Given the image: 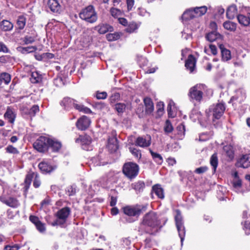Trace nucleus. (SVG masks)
<instances>
[{"label": "nucleus", "instance_id": "f257e3e1", "mask_svg": "<svg viewBox=\"0 0 250 250\" xmlns=\"http://www.w3.org/2000/svg\"><path fill=\"white\" fill-rule=\"evenodd\" d=\"M161 221L157 214L150 211L143 216L138 227L137 231L140 235L148 234L155 235L162 228Z\"/></svg>", "mask_w": 250, "mask_h": 250}, {"label": "nucleus", "instance_id": "f03ea898", "mask_svg": "<svg viewBox=\"0 0 250 250\" xmlns=\"http://www.w3.org/2000/svg\"><path fill=\"white\" fill-rule=\"evenodd\" d=\"M147 205L136 204L128 205L122 208V210L127 216L125 218L126 223H131L137 220L142 213L146 210Z\"/></svg>", "mask_w": 250, "mask_h": 250}, {"label": "nucleus", "instance_id": "7ed1b4c3", "mask_svg": "<svg viewBox=\"0 0 250 250\" xmlns=\"http://www.w3.org/2000/svg\"><path fill=\"white\" fill-rule=\"evenodd\" d=\"M60 104L63 107L64 109L67 110L74 108L79 112H82L84 113L89 114L92 112L90 108L79 104L76 100L69 97L64 98L61 101Z\"/></svg>", "mask_w": 250, "mask_h": 250}, {"label": "nucleus", "instance_id": "20e7f679", "mask_svg": "<svg viewBox=\"0 0 250 250\" xmlns=\"http://www.w3.org/2000/svg\"><path fill=\"white\" fill-rule=\"evenodd\" d=\"M206 86L203 84H197L191 87L188 91V96L191 102L200 103L203 99V92Z\"/></svg>", "mask_w": 250, "mask_h": 250}, {"label": "nucleus", "instance_id": "39448f33", "mask_svg": "<svg viewBox=\"0 0 250 250\" xmlns=\"http://www.w3.org/2000/svg\"><path fill=\"white\" fill-rule=\"evenodd\" d=\"M80 18L89 23H94L98 19L97 15L92 5H89L79 13Z\"/></svg>", "mask_w": 250, "mask_h": 250}, {"label": "nucleus", "instance_id": "423d86ee", "mask_svg": "<svg viewBox=\"0 0 250 250\" xmlns=\"http://www.w3.org/2000/svg\"><path fill=\"white\" fill-rule=\"evenodd\" d=\"M139 166L133 162L125 163L123 167V172L129 179H134L138 174Z\"/></svg>", "mask_w": 250, "mask_h": 250}, {"label": "nucleus", "instance_id": "0eeeda50", "mask_svg": "<svg viewBox=\"0 0 250 250\" xmlns=\"http://www.w3.org/2000/svg\"><path fill=\"white\" fill-rule=\"evenodd\" d=\"M71 212V210L68 207H64L59 210L56 214L57 219L51 223V225L55 226L57 225L62 226L64 225L67 220Z\"/></svg>", "mask_w": 250, "mask_h": 250}, {"label": "nucleus", "instance_id": "6e6552de", "mask_svg": "<svg viewBox=\"0 0 250 250\" xmlns=\"http://www.w3.org/2000/svg\"><path fill=\"white\" fill-rule=\"evenodd\" d=\"M0 188H2V193L0 196V201L7 206L13 208H17L20 206V204L16 198L13 197H6V195L5 193L6 188L0 186Z\"/></svg>", "mask_w": 250, "mask_h": 250}, {"label": "nucleus", "instance_id": "1a4fd4ad", "mask_svg": "<svg viewBox=\"0 0 250 250\" xmlns=\"http://www.w3.org/2000/svg\"><path fill=\"white\" fill-rule=\"evenodd\" d=\"M49 143V138L40 136L33 144V146L35 149L41 152L46 151L48 148Z\"/></svg>", "mask_w": 250, "mask_h": 250}, {"label": "nucleus", "instance_id": "9d476101", "mask_svg": "<svg viewBox=\"0 0 250 250\" xmlns=\"http://www.w3.org/2000/svg\"><path fill=\"white\" fill-rule=\"evenodd\" d=\"M225 108L224 104L218 103L211 106L209 108V111L212 114L213 118L219 119L223 115Z\"/></svg>", "mask_w": 250, "mask_h": 250}, {"label": "nucleus", "instance_id": "9b49d317", "mask_svg": "<svg viewBox=\"0 0 250 250\" xmlns=\"http://www.w3.org/2000/svg\"><path fill=\"white\" fill-rule=\"evenodd\" d=\"M75 143L80 144L83 149L89 150L92 149L90 146L91 138L88 135H80L75 139Z\"/></svg>", "mask_w": 250, "mask_h": 250}, {"label": "nucleus", "instance_id": "f8f14e48", "mask_svg": "<svg viewBox=\"0 0 250 250\" xmlns=\"http://www.w3.org/2000/svg\"><path fill=\"white\" fill-rule=\"evenodd\" d=\"M235 166L238 167L248 168L250 166V154L243 155L237 161Z\"/></svg>", "mask_w": 250, "mask_h": 250}, {"label": "nucleus", "instance_id": "ddd939ff", "mask_svg": "<svg viewBox=\"0 0 250 250\" xmlns=\"http://www.w3.org/2000/svg\"><path fill=\"white\" fill-rule=\"evenodd\" d=\"M90 124V119L85 116H83L79 118L76 123V127L81 130H85Z\"/></svg>", "mask_w": 250, "mask_h": 250}, {"label": "nucleus", "instance_id": "4468645a", "mask_svg": "<svg viewBox=\"0 0 250 250\" xmlns=\"http://www.w3.org/2000/svg\"><path fill=\"white\" fill-rule=\"evenodd\" d=\"M151 144V137L147 136V137H144L142 136L138 137L135 142V146L141 147H146L149 146Z\"/></svg>", "mask_w": 250, "mask_h": 250}, {"label": "nucleus", "instance_id": "2eb2a0df", "mask_svg": "<svg viewBox=\"0 0 250 250\" xmlns=\"http://www.w3.org/2000/svg\"><path fill=\"white\" fill-rule=\"evenodd\" d=\"M38 167L41 171L45 174L50 173L56 168V166H52L45 161H42L39 163Z\"/></svg>", "mask_w": 250, "mask_h": 250}, {"label": "nucleus", "instance_id": "dca6fc26", "mask_svg": "<svg viewBox=\"0 0 250 250\" xmlns=\"http://www.w3.org/2000/svg\"><path fill=\"white\" fill-rule=\"evenodd\" d=\"M47 7L54 13H59L61 11V6L58 0H48Z\"/></svg>", "mask_w": 250, "mask_h": 250}, {"label": "nucleus", "instance_id": "f3484780", "mask_svg": "<svg viewBox=\"0 0 250 250\" xmlns=\"http://www.w3.org/2000/svg\"><path fill=\"white\" fill-rule=\"evenodd\" d=\"M195 65L196 61L194 57L192 55H189L185 62L186 67L191 73L193 72L195 68Z\"/></svg>", "mask_w": 250, "mask_h": 250}, {"label": "nucleus", "instance_id": "a211bd4d", "mask_svg": "<svg viewBox=\"0 0 250 250\" xmlns=\"http://www.w3.org/2000/svg\"><path fill=\"white\" fill-rule=\"evenodd\" d=\"M219 48L221 52L222 60L224 62H227L231 58L230 51L226 49L222 44H219Z\"/></svg>", "mask_w": 250, "mask_h": 250}, {"label": "nucleus", "instance_id": "6ab92c4d", "mask_svg": "<svg viewBox=\"0 0 250 250\" xmlns=\"http://www.w3.org/2000/svg\"><path fill=\"white\" fill-rule=\"evenodd\" d=\"M152 192L155 193L161 199L165 198L164 189L159 184H156L152 187Z\"/></svg>", "mask_w": 250, "mask_h": 250}, {"label": "nucleus", "instance_id": "aec40b11", "mask_svg": "<svg viewBox=\"0 0 250 250\" xmlns=\"http://www.w3.org/2000/svg\"><path fill=\"white\" fill-rule=\"evenodd\" d=\"M107 148L111 153L117 151L118 149V143L117 138L112 137L108 139Z\"/></svg>", "mask_w": 250, "mask_h": 250}, {"label": "nucleus", "instance_id": "412c9836", "mask_svg": "<svg viewBox=\"0 0 250 250\" xmlns=\"http://www.w3.org/2000/svg\"><path fill=\"white\" fill-rule=\"evenodd\" d=\"M239 23L244 26H248L250 24V14L247 15L240 14L237 16Z\"/></svg>", "mask_w": 250, "mask_h": 250}, {"label": "nucleus", "instance_id": "4be33fe9", "mask_svg": "<svg viewBox=\"0 0 250 250\" xmlns=\"http://www.w3.org/2000/svg\"><path fill=\"white\" fill-rule=\"evenodd\" d=\"M4 118L11 124H13L16 118V114L13 109L10 107L7 108L6 112L4 115Z\"/></svg>", "mask_w": 250, "mask_h": 250}, {"label": "nucleus", "instance_id": "5701e85b", "mask_svg": "<svg viewBox=\"0 0 250 250\" xmlns=\"http://www.w3.org/2000/svg\"><path fill=\"white\" fill-rule=\"evenodd\" d=\"M144 102L146 106V112L148 114L151 113L154 110V104L151 99L146 97L144 98Z\"/></svg>", "mask_w": 250, "mask_h": 250}, {"label": "nucleus", "instance_id": "b1692460", "mask_svg": "<svg viewBox=\"0 0 250 250\" xmlns=\"http://www.w3.org/2000/svg\"><path fill=\"white\" fill-rule=\"evenodd\" d=\"M131 187L134 189L136 193L142 192L145 187V184L142 181H138L131 184Z\"/></svg>", "mask_w": 250, "mask_h": 250}, {"label": "nucleus", "instance_id": "393cba45", "mask_svg": "<svg viewBox=\"0 0 250 250\" xmlns=\"http://www.w3.org/2000/svg\"><path fill=\"white\" fill-rule=\"evenodd\" d=\"M237 13V7L235 5H232L228 7L226 12V15L228 19H232L236 15Z\"/></svg>", "mask_w": 250, "mask_h": 250}, {"label": "nucleus", "instance_id": "a878e982", "mask_svg": "<svg viewBox=\"0 0 250 250\" xmlns=\"http://www.w3.org/2000/svg\"><path fill=\"white\" fill-rule=\"evenodd\" d=\"M176 137L180 140L183 139L185 135V126L183 123L179 125L176 127Z\"/></svg>", "mask_w": 250, "mask_h": 250}, {"label": "nucleus", "instance_id": "bb28decb", "mask_svg": "<svg viewBox=\"0 0 250 250\" xmlns=\"http://www.w3.org/2000/svg\"><path fill=\"white\" fill-rule=\"evenodd\" d=\"M221 35L216 30H213L206 35V39L209 42H212L218 39L221 38Z\"/></svg>", "mask_w": 250, "mask_h": 250}, {"label": "nucleus", "instance_id": "cd10ccee", "mask_svg": "<svg viewBox=\"0 0 250 250\" xmlns=\"http://www.w3.org/2000/svg\"><path fill=\"white\" fill-rule=\"evenodd\" d=\"M100 34H105L108 31H112L113 27L108 24H101L97 27Z\"/></svg>", "mask_w": 250, "mask_h": 250}, {"label": "nucleus", "instance_id": "c85d7f7f", "mask_svg": "<svg viewBox=\"0 0 250 250\" xmlns=\"http://www.w3.org/2000/svg\"><path fill=\"white\" fill-rule=\"evenodd\" d=\"M0 29L4 31H11L13 28V24L7 20H3L0 23Z\"/></svg>", "mask_w": 250, "mask_h": 250}, {"label": "nucleus", "instance_id": "c756f323", "mask_svg": "<svg viewBox=\"0 0 250 250\" xmlns=\"http://www.w3.org/2000/svg\"><path fill=\"white\" fill-rule=\"evenodd\" d=\"M193 13L195 15V17H200L204 15L207 10V8L205 6L196 7L192 8Z\"/></svg>", "mask_w": 250, "mask_h": 250}, {"label": "nucleus", "instance_id": "7c9ffc66", "mask_svg": "<svg viewBox=\"0 0 250 250\" xmlns=\"http://www.w3.org/2000/svg\"><path fill=\"white\" fill-rule=\"evenodd\" d=\"M37 48L35 46H30L28 47L20 46L17 48L18 50L22 54H27L35 52Z\"/></svg>", "mask_w": 250, "mask_h": 250}, {"label": "nucleus", "instance_id": "2f4dec72", "mask_svg": "<svg viewBox=\"0 0 250 250\" xmlns=\"http://www.w3.org/2000/svg\"><path fill=\"white\" fill-rule=\"evenodd\" d=\"M181 18L183 21H188L195 18V15L193 13L192 8L189 9L185 11Z\"/></svg>", "mask_w": 250, "mask_h": 250}, {"label": "nucleus", "instance_id": "473e14b6", "mask_svg": "<svg viewBox=\"0 0 250 250\" xmlns=\"http://www.w3.org/2000/svg\"><path fill=\"white\" fill-rule=\"evenodd\" d=\"M35 177H37V174L35 173L32 171H29L28 172L24 180L26 189H27L28 188L32 179L34 178Z\"/></svg>", "mask_w": 250, "mask_h": 250}, {"label": "nucleus", "instance_id": "72a5a7b5", "mask_svg": "<svg viewBox=\"0 0 250 250\" xmlns=\"http://www.w3.org/2000/svg\"><path fill=\"white\" fill-rule=\"evenodd\" d=\"M62 144L60 142L49 139L48 147L52 148L53 151H58L61 148Z\"/></svg>", "mask_w": 250, "mask_h": 250}, {"label": "nucleus", "instance_id": "f704fd0d", "mask_svg": "<svg viewBox=\"0 0 250 250\" xmlns=\"http://www.w3.org/2000/svg\"><path fill=\"white\" fill-rule=\"evenodd\" d=\"M149 152L154 161L158 165L162 164L163 162V159L162 156L159 153L153 152L151 149H149Z\"/></svg>", "mask_w": 250, "mask_h": 250}, {"label": "nucleus", "instance_id": "c9c22d12", "mask_svg": "<svg viewBox=\"0 0 250 250\" xmlns=\"http://www.w3.org/2000/svg\"><path fill=\"white\" fill-rule=\"evenodd\" d=\"M26 21V20L24 16L21 15L19 16L17 21L18 28L20 30L23 29L25 27Z\"/></svg>", "mask_w": 250, "mask_h": 250}, {"label": "nucleus", "instance_id": "e433bc0d", "mask_svg": "<svg viewBox=\"0 0 250 250\" xmlns=\"http://www.w3.org/2000/svg\"><path fill=\"white\" fill-rule=\"evenodd\" d=\"M224 27L230 31H234L236 29V24L230 21H226L223 23Z\"/></svg>", "mask_w": 250, "mask_h": 250}, {"label": "nucleus", "instance_id": "4c0bfd02", "mask_svg": "<svg viewBox=\"0 0 250 250\" xmlns=\"http://www.w3.org/2000/svg\"><path fill=\"white\" fill-rule=\"evenodd\" d=\"M42 75L39 74L37 72H33L31 74L30 80L32 83H36L42 81Z\"/></svg>", "mask_w": 250, "mask_h": 250}, {"label": "nucleus", "instance_id": "58836bf2", "mask_svg": "<svg viewBox=\"0 0 250 250\" xmlns=\"http://www.w3.org/2000/svg\"><path fill=\"white\" fill-rule=\"evenodd\" d=\"M176 228L179 233V236L181 239V244L183 245L186 233L185 228L184 227V224L181 225V226H179V227H178V226H176Z\"/></svg>", "mask_w": 250, "mask_h": 250}, {"label": "nucleus", "instance_id": "ea45409f", "mask_svg": "<svg viewBox=\"0 0 250 250\" xmlns=\"http://www.w3.org/2000/svg\"><path fill=\"white\" fill-rule=\"evenodd\" d=\"M210 163L214 171H215L218 166V158L216 154L214 153L211 156Z\"/></svg>", "mask_w": 250, "mask_h": 250}, {"label": "nucleus", "instance_id": "a19ab883", "mask_svg": "<svg viewBox=\"0 0 250 250\" xmlns=\"http://www.w3.org/2000/svg\"><path fill=\"white\" fill-rule=\"evenodd\" d=\"M129 150L130 153L137 159L139 160L141 158V151L133 147H129Z\"/></svg>", "mask_w": 250, "mask_h": 250}, {"label": "nucleus", "instance_id": "79ce46f5", "mask_svg": "<svg viewBox=\"0 0 250 250\" xmlns=\"http://www.w3.org/2000/svg\"><path fill=\"white\" fill-rule=\"evenodd\" d=\"M120 35L118 33H109L106 35V39L109 42H112L118 40Z\"/></svg>", "mask_w": 250, "mask_h": 250}, {"label": "nucleus", "instance_id": "37998d69", "mask_svg": "<svg viewBox=\"0 0 250 250\" xmlns=\"http://www.w3.org/2000/svg\"><path fill=\"white\" fill-rule=\"evenodd\" d=\"M138 28V24L134 22H131L129 24L125 30L128 33H133Z\"/></svg>", "mask_w": 250, "mask_h": 250}, {"label": "nucleus", "instance_id": "c03bdc74", "mask_svg": "<svg viewBox=\"0 0 250 250\" xmlns=\"http://www.w3.org/2000/svg\"><path fill=\"white\" fill-rule=\"evenodd\" d=\"M3 83L4 82L6 84H8L11 81V76L7 73H2L0 75Z\"/></svg>", "mask_w": 250, "mask_h": 250}, {"label": "nucleus", "instance_id": "a18cd8bd", "mask_svg": "<svg viewBox=\"0 0 250 250\" xmlns=\"http://www.w3.org/2000/svg\"><path fill=\"white\" fill-rule=\"evenodd\" d=\"M126 107L125 104L123 103H117L115 105V109L118 113H123Z\"/></svg>", "mask_w": 250, "mask_h": 250}, {"label": "nucleus", "instance_id": "49530a36", "mask_svg": "<svg viewBox=\"0 0 250 250\" xmlns=\"http://www.w3.org/2000/svg\"><path fill=\"white\" fill-rule=\"evenodd\" d=\"M175 221L176 226H178V227H179L181 225H183L182 217L179 210L177 211V214L175 217Z\"/></svg>", "mask_w": 250, "mask_h": 250}, {"label": "nucleus", "instance_id": "de8ad7c7", "mask_svg": "<svg viewBox=\"0 0 250 250\" xmlns=\"http://www.w3.org/2000/svg\"><path fill=\"white\" fill-rule=\"evenodd\" d=\"M39 111V106L37 105H34L31 108H29V112H28L29 116L30 117H34Z\"/></svg>", "mask_w": 250, "mask_h": 250}, {"label": "nucleus", "instance_id": "09e8293b", "mask_svg": "<svg viewBox=\"0 0 250 250\" xmlns=\"http://www.w3.org/2000/svg\"><path fill=\"white\" fill-rule=\"evenodd\" d=\"M12 58L9 55H3L0 57V63H6L10 62Z\"/></svg>", "mask_w": 250, "mask_h": 250}, {"label": "nucleus", "instance_id": "8fccbe9b", "mask_svg": "<svg viewBox=\"0 0 250 250\" xmlns=\"http://www.w3.org/2000/svg\"><path fill=\"white\" fill-rule=\"evenodd\" d=\"M110 13L111 15L114 18H118L119 16L121 15L122 12L120 10L115 8H111L110 9Z\"/></svg>", "mask_w": 250, "mask_h": 250}, {"label": "nucleus", "instance_id": "3c124183", "mask_svg": "<svg viewBox=\"0 0 250 250\" xmlns=\"http://www.w3.org/2000/svg\"><path fill=\"white\" fill-rule=\"evenodd\" d=\"M7 152L12 154H18L19 153V150L15 147L11 145L8 146L6 148Z\"/></svg>", "mask_w": 250, "mask_h": 250}, {"label": "nucleus", "instance_id": "603ef678", "mask_svg": "<svg viewBox=\"0 0 250 250\" xmlns=\"http://www.w3.org/2000/svg\"><path fill=\"white\" fill-rule=\"evenodd\" d=\"M224 150L226 152V154L230 159H232L234 156V153L232 149L229 146H225Z\"/></svg>", "mask_w": 250, "mask_h": 250}, {"label": "nucleus", "instance_id": "864d4df0", "mask_svg": "<svg viewBox=\"0 0 250 250\" xmlns=\"http://www.w3.org/2000/svg\"><path fill=\"white\" fill-rule=\"evenodd\" d=\"M120 98V94L118 92H114L110 96L109 100L111 103H115Z\"/></svg>", "mask_w": 250, "mask_h": 250}, {"label": "nucleus", "instance_id": "5fc2aeb1", "mask_svg": "<svg viewBox=\"0 0 250 250\" xmlns=\"http://www.w3.org/2000/svg\"><path fill=\"white\" fill-rule=\"evenodd\" d=\"M35 41L34 37L29 36H25L23 39V41L25 44H28L33 43Z\"/></svg>", "mask_w": 250, "mask_h": 250}, {"label": "nucleus", "instance_id": "6e6d98bb", "mask_svg": "<svg viewBox=\"0 0 250 250\" xmlns=\"http://www.w3.org/2000/svg\"><path fill=\"white\" fill-rule=\"evenodd\" d=\"M233 187L235 188H239L242 186V181L240 178L233 179L232 181Z\"/></svg>", "mask_w": 250, "mask_h": 250}, {"label": "nucleus", "instance_id": "4d7b16f0", "mask_svg": "<svg viewBox=\"0 0 250 250\" xmlns=\"http://www.w3.org/2000/svg\"><path fill=\"white\" fill-rule=\"evenodd\" d=\"M165 132L170 133L173 130V127L170 122L167 120L166 122L165 126L164 127Z\"/></svg>", "mask_w": 250, "mask_h": 250}, {"label": "nucleus", "instance_id": "13d9d810", "mask_svg": "<svg viewBox=\"0 0 250 250\" xmlns=\"http://www.w3.org/2000/svg\"><path fill=\"white\" fill-rule=\"evenodd\" d=\"M76 189L75 187L71 186L67 188V193L69 196H73L76 193Z\"/></svg>", "mask_w": 250, "mask_h": 250}, {"label": "nucleus", "instance_id": "bf43d9fd", "mask_svg": "<svg viewBox=\"0 0 250 250\" xmlns=\"http://www.w3.org/2000/svg\"><path fill=\"white\" fill-rule=\"evenodd\" d=\"M35 226L37 229L41 232H43L45 231V225L41 221L39 222Z\"/></svg>", "mask_w": 250, "mask_h": 250}, {"label": "nucleus", "instance_id": "052dcab7", "mask_svg": "<svg viewBox=\"0 0 250 250\" xmlns=\"http://www.w3.org/2000/svg\"><path fill=\"white\" fill-rule=\"evenodd\" d=\"M20 249V246L18 244H15L13 246L10 245H6L3 250H19Z\"/></svg>", "mask_w": 250, "mask_h": 250}, {"label": "nucleus", "instance_id": "680f3d73", "mask_svg": "<svg viewBox=\"0 0 250 250\" xmlns=\"http://www.w3.org/2000/svg\"><path fill=\"white\" fill-rule=\"evenodd\" d=\"M147 60L145 57H141L139 58L138 62L141 67L146 65L147 63Z\"/></svg>", "mask_w": 250, "mask_h": 250}, {"label": "nucleus", "instance_id": "e2e57ef3", "mask_svg": "<svg viewBox=\"0 0 250 250\" xmlns=\"http://www.w3.org/2000/svg\"><path fill=\"white\" fill-rule=\"evenodd\" d=\"M157 108V112L158 114L163 113V110H164V104L163 102H160L158 103L157 105H156Z\"/></svg>", "mask_w": 250, "mask_h": 250}, {"label": "nucleus", "instance_id": "0e129e2a", "mask_svg": "<svg viewBox=\"0 0 250 250\" xmlns=\"http://www.w3.org/2000/svg\"><path fill=\"white\" fill-rule=\"evenodd\" d=\"M245 232L247 235L250 234V221H246L244 225Z\"/></svg>", "mask_w": 250, "mask_h": 250}, {"label": "nucleus", "instance_id": "69168bd1", "mask_svg": "<svg viewBox=\"0 0 250 250\" xmlns=\"http://www.w3.org/2000/svg\"><path fill=\"white\" fill-rule=\"evenodd\" d=\"M209 52L213 55L217 54V49L215 45L210 44L209 45Z\"/></svg>", "mask_w": 250, "mask_h": 250}, {"label": "nucleus", "instance_id": "338daca9", "mask_svg": "<svg viewBox=\"0 0 250 250\" xmlns=\"http://www.w3.org/2000/svg\"><path fill=\"white\" fill-rule=\"evenodd\" d=\"M29 220L35 226L41 221L38 217L34 215L30 216Z\"/></svg>", "mask_w": 250, "mask_h": 250}, {"label": "nucleus", "instance_id": "774afa93", "mask_svg": "<svg viewBox=\"0 0 250 250\" xmlns=\"http://www.w3.org/2000/svg\"><path fill=\"white\" fill-rule=\"evenodd\" d=\"M107 93L105 92H97L96 97L98 99H104L107 97Z\"/></svg>", "mask_w": 250, "mask_h": 250}]
</instances>
